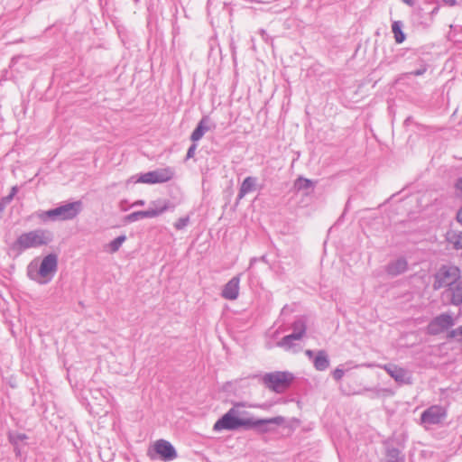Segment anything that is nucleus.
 Segmentation results:
<instances>
[{
    "label": "nucleus",
    "mask_w": 462,
    "mask_h": 462,
    "mask_svg": "<svg viewBox=\"0 0 462 462\" xmlns=\"http://www.w3.org/2000/svg\"><path fill=\"white\" fill-rule=\"evenodd\" d=\"M245 406V402H235L232 408L216 421L213 430L215 431H235L240 429H254L259 433H266L272 430L270 425L280 426L285 421L282 416L269 419L248 417V412L243 410Z\"/></svg>",
    "instance_id": "nucleus-1"
},
{
    "label": "nucleus",
    "mask_w": 462,
    "mask_h": 462,
    "mask_svg": "<svg viewBox=\"0 0 462 462\" xmlns=\"http://www.w3.org/2000/svg\"><path fill=\"white\" fill-rule=\"evenodd\" d=\"M58 270V256L55 254L45 255L40 265L32 262L27 266V276L38 284L44 285L51 282Z\"/></svg>",
    "instance_id": "nucleus-2"
},
{
    "label": "nucleus",
    "mask_w": 462,
    "mask_h": 462,
    "mask_svg": "<svg viewBox=\"0 0 462 462\" xmlns=\"http://www.w3.org/2000/svg\"><path fill=\"white\" fill-rule=\"evenodd\" d=\"M52 240V232L47 229L37 228L21 234L13 243L11 248L21 253L31 248H38L47 245Z\"/></svg>",
    "instance_id": "nucleus-3"
},
{
    "label": "nucleus",
    "mask_w": 462,
    "mask_h": 462,
    "mask_svg": "<svg viewBox=\"0 0 462 462\" xmlns=\"http://www.w3.org/2000/svg\"><path fill=\"white\" fill-rule=\"evenodd\" d=\"M82 210V202L80 200L67 202L54 208L46 211H40L38 217L42 221H66L75 218Z\"/></svg>",
    "instance_id": "nucleus-4"
},
{
    "label": "nucleus",
    "mask_w": 462,
    "mask_h": 462,
    "mask_svg": "<svg viewBox=\"0 0 462 462\" xmlns=\"http://www.w3.org/2000/svg\"><path fill=\"white\" fill-rule=\"evenodd\" d=\"M293 375L288 372L267 373L263 376V383L270 390L281 393L291 383Z\"/></svg>",
    "instance_id": "nucleus-5"
},
{
    "label": "nucleus",
    "mask_w": 462,
    "mask_h": 462,
    "mask_svg": "<svg viewBox=\"0 0 462 462\" xmlns=\"http://www.w3.org/2000/svg\"><path fill=\"white\" fill-rule=\"evenodd\" d=\"M292 333L287 335L282 338L277 343V346L285 349V350H294V347L297 346L295 341H298L302 338V337L306 333L307 326L306 320L303 317L297 319L291 325Z\"/></svg>",
    "instance_id": "nucleus-6"
},
{
    "label": "nucleus",
    "mask_w": 462,
    "mask_h": 462,
    "mask_svg": "<svg viewBox=\"0 0 462 462\" xmlns=\"http://www.w3.org/2000/svg\"><path fill=\"white\" fill-rule=\"evenodd\" d=\"M460 280V269L455 265H443L435 275L434 288L451 287Z\"/></svg>",
    "instance_id": "nucleus-7"
},
{
    "label": "nucleus",
    "mask_w": 462,
    "mask_h": 462,
    "mask_svg": "<svg viewBox=\"0 0 462 462\" xmlns=\"http://www.w3.org/2000/svg\"><path fill=\"white\" fill-rule=\"evenodd\" d=\"M173 176L174 171L167 167L143 173L140 176L138 181L148 184L163 183L171 180Z\"/></svg>",
    "instance_id": "nucleus-8"
},
{
    "label": "nucleus",
    "mask_w": 462,
    "mask_h": 462,
    "mask_svg": "<svg viewBox=\"0 0 462 462\" xmlns=\"http://www.w3.org/2000/svg\"><path fill=\"white\" fill-rule=\"evenodd\" d=\"M447 417V411L440 405H432L426 409L420 416L421 423L427 427L441 423Z\"/></svg>",
    "instance_id": "nucleus-9"
},
{
    "label": "nucleus",
    "mask_w": 462,
    "mask_h": 462,
    "mask_svg": "<svg viewBox=\"0 0 462 462\" xmlns=\"http://www.w3.org/2000/svg\"><path fill=\"white\" fill-rule=\"evenodd\" d=\"M454 325L453 318L450 314L442 313L437 316L429 324V331L430 334L437 335L449 328Z\"/></svg>",
    "instance_id": "nucleus-10"
},
{
    "label": "nucleus",
    "mask_w": 462,
    "mask_h": 462,
    "mask_svg": "<svg viewBox=\"0 0 462 462\" xmlns=\"http://www.w3.org/2000/svg\"><path fill=\"white\" fill-rule=\"evenodd\" d=\"M153 450L162 461H172L177 457L175 448L164 439L157 440L153 446Z\"/></svg>",
    "instance_id": "nucleus-11"
},
{
    "label": "nucleus",
    "mask_w": 462,
    "mask_h": 462,
    "mask_svg": "<svg viewBox=\"0 0 462 462\" xmlns=\"http://www.w3.org/2000/svg\"><path fill=\"white\" fill-rule=\"evenodd\" d=\"M240 276H234L227 283L225 284L221 296L229 300H236L239 295Z\"/></svg>",
    "instance_id": "nucleus-12"
},
{
    "label": "nucleus",
    "mask_w": 462,
    "mask_h": 462,
    "mask_svg": "<svg viewBox=\"0 0 462 462\" xmlns=\"http://www.w3.org/2000/svg\"><path fill=\"white\" fill-rule=\"evenodd\" d=\"M162 214V210L146 209L141 211L133 212L125 216V220L127 223L136 222L142 218H152L156 217Z\"/></svg>",
    "instance_id": "nucleus-13"
},
{
    "label": "nucleus",
    "mask_w": 462,
    "mask_h": 462,
    "mask_svg": "<svg viewBox=\"0 0 462 462\" xmlns=\"http://www.w3.org/2000/svg\"><path fill=\"white\" fill-rule=\"evenodd\" d=\"M209 118L208 116H203L202 119L198 123L196 128L193 130L190 139L192 142L199 141L205 133L209 130Z\"/></svg>",
    "instance_id": "nucleus-14"
},
{
    "label": "nucleus",
    "mask_w": 462,
    "mask_h": 462,
    "mask_svg": "<svg viewBox=\"0 0 462 462\" xmlns=\"http://www.w3.org/2000/svg\"><path fill=\"white\" fill-rule=\"evenodd\" d=\"M256 183L257 178L252 176L246 177L240 186L237 199H242L246 194L254 190Z\"/></svg>",
    "instance_id": "nucleus-15"
},
{
    "label": "nucleus",
    "mask_w": 462,
    "mask_h": 462,
    "mask_svg": "<svg viewBox=\"0 0 462 462\" xmlns=\"http://www.w3.org/2000/svg\"><path fill=\"white\" fill-rule=\"evenodd\" d=\"M313 365L318 371H325L329 366V359L324 350L318 351L313 359Z\"/></svg>",
    "instance_id": "nucleus-16"
},
{
    "label": "nucleus",
    "mask_w": 462,
    "mask_h": 462,
    "mask_svg": "<svg viewBox=\"0 0 462 462\" xmlns=\"http://www.w3.org/2000/svg\"><path fill=\"white\" fill-rule=\"evenodd\" d=\"M404 272V258L401 257L386 266V273L390 277H395Z\"/></svg>",
    "instance_id": "nucleus-17"
},
{
    "label": "nucleus",
    "mask_w": 462,
    "mask_h": 462,
    "mask_svg": "<svg viewBox=\"0 0 462 462\" xmlns=\"http://www.w3.org/2000/svg\"><path fill=\"white\" fill-rule=\"evenodd\" d=\"M448 291H450L451 302L455 305L462 304V280L455 282Z\"/></svg>",
    "instance_id": "nucleus-18"
},
{
    "label": "nucleus",
    "mask_w": 462,
    "mask_h": 462,
    "mask_svg": "<svg viewBox=\"0 0 462 462\" xmlns=\"http://www.w3.org/2000/svg\"><path fill=\"white\" fill-rule=\"evenodd\" d=\"M383 368L396 382L404 383V370L402 368H399L393 364L384 365Z\"/></svg>",
    "instance_id": "nucleus-19"
},
{
    "label": "nucleus",
    "mask_w": 462,
    "mask_h": 462,
    "mask_svg": "<svg viewBox=\"0 0 462 462\" xmlns=\"http://www.w3.org/2000/svg\"><path fill=\"white\" fill-rule=\"evenodd\" d=\"M10 443L14 447V451L17 455L20 454L19 445L23 442L28 437L24 433L10 432L8 435Z\"/></svg>",
    "instance_id": "nucleus-20"
},
{
    "label": "nucleus",
    "mask_w": 462,
    "mask_h": 462,
    "mask_svg": "<svg viewBox=\"0 0 462 462\" xmlns=\"http://www.w3.org/2000/svg\"><path fill=\"white\" fill-rule=\"evenodd\" d=\"M294 189L299 191H306V194H308L313 189V182L309 179L299 177L294 181Z\"/></svg>",
    "instance_id": "nucleus-21"
},
{
    "label": "nucleus",
    "mask_w": 462,
    "mask_h": 462,
    "mask_svg": "<svg viewBox=\"0 0 462 462\" xmlns=\"http://www.w3.org/2000/svg\"><path fill=\"white\" fill-rule=\"evenodd\" d=\"M448 240L456 249L462 248V231H450L448 233Z\"/></svg>",
    "instance_id": "nucleus-22"
},
{
    "label": "nucleus",
    "mask_w": 462,
    "mask_h": 462,
    "mask_svg": "<svg viewBox=\"0 0 462 462\" xmlns=\"http://www.w3.org/2000/svg\"><path fill=\"white\" fill-rule=\"evenodd\" d=\"M384 462H404V460L403 457L400 456V451L397 448H388Z\"/></svg>",
    "instance_id": "nucleus-23"
},
{
    "label": "nucleus",
    "mask_w": 462,
    "mask_h": 462,
    "mask_svg": "<svg viewBox=\"0 0 462 462\" xmlns=\"http://www.w3.org/2000/svg\"><path fill=\"white\" fill-rule=\"evenodd\" d=\"M392 31L394 34L395 41L401 43L404 41V32L402 30V22L394 21L392 25Z\"/></svg>",
    "instance_id": "nucleus-24"
},
{
    "label": "nucleus",
    "mask_w": 462,
    "mask_h": 462,
    "mask_svg": "<svg viewBox=\"0 0 462 462\" xmlns=\"http://www.w3.org/2000/svg\"><path fill=\"white\" fill-rule=\"evenodd\" d=\"M126 240V236L122 235L112 240L108 245V250L110 253H116L122 246L123 243Z\"/></svg>",
    "instance_id": "nucleus-25"
},
{
    "label": "nucleus",
    "mask_w": 462,
    "mask_h": 462,
    "mask_svg": "<svg viewBox=\"0 0 462 462\" xmlns=\"http://www.w3.org/2000/svg\"><path fill=\"white\" fill-rule=\"evenodd\" d=\"M148 209H153V210H162V214L166 211L167 209V204L163 201H152L151 203V206Z\"/></svg>",
    "instance_id": "nucleus-26"
},
{
    "label": "nucleus",
    "mask_w": 462,
    "mask_h": 462,
    "mask_svg": "<svg viewBox=\"0 0 462 462\" xmlns=\"http://www.w3.org/2000/svg\"><path fill=\"white\" fill-rule=\"evenodd\" d=\"M189 222V217L188 216L180 217L174 223V227L178 230H181L188 226Z\"/></svg>",
    "instance_id": "nucleus-27"
},
{
    "label": "nucleus",
    "mask_w": 462,
    "mask_h": 462,
    "mask_svg": "<svg viewBox=\"0 0 462 462\" xmlns=\"http://www.w3.org/2000/svg\"><path fill=\"white\" fill-rule=\"evenodd\" d=\"M12 200H13L12 197L8 196V195L0 199V212H3L5 210V208H6V206L8 204H10Z\"/></svg>",
    "instance_id": "nucleus-28"
},
{
    "label": "nucleus",
    "mask_w": 462,
    "mask_h": 462,
    "mask_svg": "<svg viewBox=\"0 0 462 462\" xmlns=\"http://www.w3.org/2000/svg\"><path fill=\"white\" fill-rule=\"evenodd\" d=\"M345 374V371L339 367L336 368L333 373H332V375H333V378L336 380V381H339L342 379V377L344 376Z\"/></svg>",
    "instance_id": "nucleus-29"
},
{
    "label": "nucleus",
    "mask_w": 462,
    "mask_h": 462,
    "mask_svg": "<svg viewBox=\"0 0 462 462\" xmlns=\"http://www.w3.org/2000/svg\"><path fill=\"white\" fill-rule=\"evenodd\" d=\"M196 149H197V144L196 143H192L189 149H188V152H187V154H186V160H189V159H191L194 157V154H195V152H196Z\"/></svg>",
    "instance_id": "nucleus-30"
},
{
    "label": "nucleus",
    "mask_w": 462,
    "mask_h": 462,
    "mask_svg": "<svg viewBox=\"0 0 462 462\" xmlns=\"http://www.w3.org/2000/svg\"><path fill=\"white\" fill-rule=\"evenodd\" d=\"M425 71H426V67L421 66L420 69H419L417 70H411V71L408 72L407 74L420 76V75H422Z\"/></svg>",
    "instance_id": "nucleus-31"
},
{
    "label": "nucleus",
    "mask_w": 462,
    "mask_h": 462,
    "mask_svg": "<svg viewBox=\"0 0 462 462\" xmlns=\"http://www.w3.org/2000/svg\"><path fill=\"white\" fill-rule=\"evenodd\" d=\"M456 189L458 191V195L462 196V178H459L455 184Z\"/></svg>",
    "instance_id": "nucleus-32"
},
{
    "label": "nucleus",
    "mask_w": 462,
    "mask_h": 462,
    "mask_svg": "<svg viewBox=\"0 0 462 462\" xmlns=\"http://www.w3.org/2000/svg\"><path fill=\"white\" fill-rule=\"evenodd\" d=\"M145 205V201L143 199H138V200H135L134 202H133L130 207L131 208H135V207H143Z\"/></svg>",
    "instance_id": "nucleus-33"
},
{
    "label": "nucleus",
    "mask_w": 462,
    "mask_h": 462,
    "mask_svg": "<svg viewBox=\"0 0 462 462\" xmlns=\"http://www.w3.org/2000/svg\"><path fill=\"white\" fill-rule=\"evenodd\" d=\"M130 205H128V202L126 200H122L120 202V208L122 211H126L130 208Z\"/></svg>",
    "instance_id": "nucleus-34"
},
{
    "label": "nucleus",
    "mask_w": 462,
    "mask_h": 462,
    "mask_svg": "<svg viewBox=\"0 0 462 462\" xmlns=\"http://www.w3.org/2000/svg\"><path fill=\"white\" fill-rule=\"evenodd\" d=\"M457 335L462 336V326H461V327H459V328H457V329H453V330H451V332H450V337H456V336H457Z\"/></svg>",
    "instance_id": "nucleus-35"
},
{
    "label": "nucleus",
    "mask_w": 462,
    "mask_h": 462,
    "mask_svg": "<svg viewBox=\"0 0 462 462\" xmlns=\"http://www.w3.org/2000/svg\"><path fill=\"white\" fill-rule=\"evenodd\" d=\"M443 4L448 6H455L457 5V0H441Z\"/></svg>",
    "instance_id": "nucleus-36"
},
{
    "label": "nucleus",
    "mask_w": 462,
    "mask_h": 462,
    "mask_svg": "<svg viewBox=\"0 0 462 462\" xmlns=\"http://www.w3.org/2000/svg\"><path fill=\"white\" fill-rule=\"evenodd\" d=\"M17 192H18V187L17 186H14V187H12L11 191H10L8 196H11L12 199H13L14 197L17 194Z\"/></svg>",
    "instance_id": "nucleus-37"
},
{
    "label": "nucleus",
    "mask_w": 462,
    "mask_h": 462,
    "mask_svg": "<svg viewBox=\"0 0 462 462\" xmlns=\"http://www.w3.org/2000/svg\"><path fill=\"white\" fill-rule=\"evenodd\" d=\"M17 192H18V187L17 186H14V187H12L11 191H10L8 196H11L12 199H13L14 197L17 194Z\"/></svg>",
    "instance_id": "nucleus-38"
},
{
    "label": "nucleus",
    "mask_w": 462,
    "mask_h": 462,
    "mask_svg": "<svg viewBox=\"0 0 462 462\" xmlns=\"http://www.w3.org/2000/svg\"><path fill=\"white\" fill-rule=\"evenodd\" d=\"M457 219L462 225V208L458 210L457 214Z\"/></svg>",
    "instance_id": "nucleus-39"
},
{
    "label": "nucleus",
    "mask_w": 462,
    "mask_h": 462,
    "mask_svg": "<svg viewBox=\"0 0 462 462\" xmlns=\"http://www.w3.org/2000/svg\"><path fill=\"white\" fill-rule=\"evenodd\" d=\"M306 355L311 358L314 355V352L312 350H306Z\"/></svg>",
    "instance_id": "nucleus-40"
},
{
    "label": "nucleus",
    "mask_w": 462,
    "mask_h": 462,
    "mask_svg": "<svg viewBox=\"0 0 462 462\" xmlns=\"http://www.w3.org/2000/svg\"><path fill=\"white\" fill-rule=\"evenodd\" d=\"M260 33H261V35H262L263 39L264 41H266V39H265L266 32H265L264 30H263V29H262V30H260Z\"/></svg>",
    "instance_id": "nucleus-41"
},
{
    "label": "nucleus",
    "mask_w": 462,
    "mask_h": 462,
    "mask_svg": "<svg viewBox=\"0 0 462 462\" xmlns=\"http://www.w3.org/2000/svg\"><path fill=\"white\" fill-rule=\"evenodd\" d=\"M412 20L415 22V23H423L422 21H419L415 18V14L412 15Z\"/></svg>",
    "instance_id": "nucleus-42"
},
{
    "label": "nucleus",
    "mask_w": 462,
    "mask_h": 462,
    "mask_svg": "<svg viewBox=\"0 0 462 462\" xmlns=\"http://www.w3.org/2000/svg\"><path fill=\"white\" fill-rule=\"evenodd\" d=\"M405 1H406V5H412L411 0H405Z\"/></svg>",
    "instance_id": "nucleus-43"
},
{
    "label": "nucleus",
    "mask_w": 462,
    "mask_h": 462,
    "mask_svg": "<svg viewBox=\"0 0 462 462\" xmlns=\"http://www.w3.org/2000/svg\"><path fill=\"white\" fill-rule=\"evenodd\" d=\"M254 262H255V258L251 259L250 264L252 265L254 263Z\"/></svg>",
    "instance_id": "nucleus-44"
},
{
    "label": "nucleus",
    "mask_w": 462,
    "mask_h": 462,
    "mask_svg": "<svg viewBox=\"0 0 462 462\" xmlns=\"http://www.w3.org/2000/svg\"><path fill=\"white\" fill-rule=\"evenodd\" d=\"M402 2H404V0H402Z\"/></svg>",
    "instance_id": "nucleus-45"
}]
</instances>
